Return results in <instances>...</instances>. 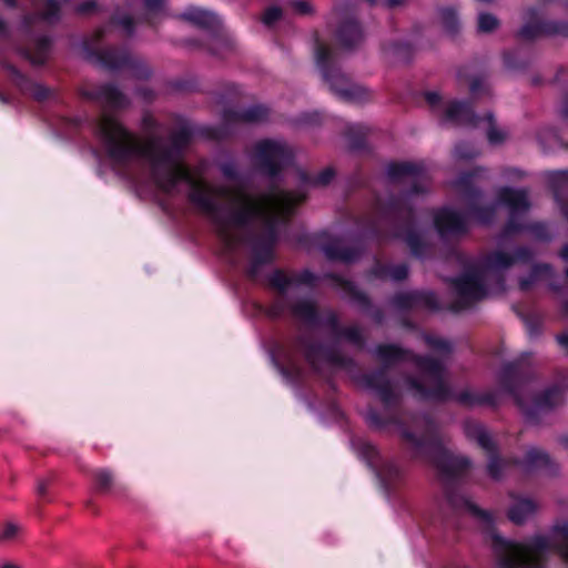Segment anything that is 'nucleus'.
I'll use <instances>...</instances> for the list:
<instances>
[{
    "label": "nucleus",
    "mask_w": 568,
    "mask_h": 568,
    "mask_svg": "<svg viewBox=\"0 0 568 568\" xmlns=\"http://www.w3.org/2000/svg\"><path fill=\"white\" fill-rule=\"evenodd\" d=\"M191 196L202 209L216 212L220 222L231 224H241L255 216L272 219L284 215L297 201L282 191L254 197L240 191L213 187L204 183L194 184Z\"/></svg>",
    "instance_id": "f257e3e1"
},
{
    "label": "nucleus",
    "mask_w": 568,
    "mask_h": 568,
    "mask_svg": "<svg viewBox=\"0 0 568 568\" xmlns=\"http://www.w3.org/2000/svg\"><path fill=\"white\" fill-rule=\"evenodd\" d=\"M554 547L568 561V516L557 519L549 535H536L525 542H497L498 568H547V556Z\"/></svg>",
    "instance_id": "f03ea898"
},
{
    "label": "nucleus",
    "mask_w": 568,
    "mask_h": 568,
    "mask_svg": "<svg viewBox=\"0 0 568 568\" xmlns=\"http://www.w3.org/2000/svg\"><path fill=\"white\" fill-rule=\"evenodd\" d=\"M101 133L109 153L115 159H123L139 151L135 139L112 115L103 116Z\"/></svg>",
    "instance_id": "7ed1b4c3"
},
{
    "label": "nucleus",
    "mask_w": 568,
    "mask_h": 568,
    "mask_svg": "<svg viewBox=\"0 0 568 568\" xmlns=\"http://www.w3.org/2000/svg\"><path fill=\"white\" fill-rule=\"evenodd\" d=\"M6 70L9 72L12 83L22 94H28L38 102H43L51 98L52 90L45 85L32 81L28 75L22 73L16 65L8 63Z\"/></svg>",
    "instance_id": "20e7f679"
},
{
    "label": "nucleus",
    "mask_w": 568,
    "mask_h": 568,
    "mask_svg": "<svg viewBox=\"0 0 568 568\" xmlns=\"http://www.w3.org/2000/svg\"><path fill=\"white\" fill-rule=\"evenodd\" d=\"M327 81L336 92L352 101L363 102L372 97V92L367 88L351 82L345 75L338 72L328 74Z\"/></svg>",
    "instance_id": "39448f33"
},
{
    "label": "nucleus",
    "mask_w": 568,
    "mask_h": 568,
    "mask_svg": "<svg viewBox=\"0 0 568 568\" xmlns=\"http://www.w3.org/2000/svg\"><path fill=\"white\" fill-rule=\"evenodd\" d=\"M154 171L161 186L165 189L175 182L187 178L185 168L179 161L173 159L158 162L154 166Z\"/></svg>",
    "instance_id": "423d86ee"
},
{
    "label": "nucleus",
    "mask_w": 568,
    "mask_h": 568,
    "mask_svg": "<svg viewBox=\"0 0 568 568\" xmlns=\"http://www.w3.org/2000/svg\"><path fill=\"white\" fill-rule=\"evenodd\" d=\"M539 510V504L530 497L516 498L508 509L509 519L517 524L523 525L532 519Z\"/></svg>",
    "instance_id": "0eeeda50"
},
{
    "label": "nucleus",
    "mask_w": 568,
    "mask_h": 568,
    "mask_svg": "<svg viewBox=\"0 0 568 568\" xmlns=\"http://www.w3.org/2000/svg\"><path fill=\"white\" fill-rule=\"evenodd\" d=\"M456 292L462 300L460 307L483 295L478 280L474 276H466L456 283Z\"/></svg>",
    "instance_id": "6e6552de"
},
{
    "label": "nucleus",
    "mask_w": 568,
    "mask_h": 568,
    "mask_svg": "<svg viewBox=\"0 0 568 568\" xmlns=\"http://www.w3.org/2000/svg\"><path fill=\"white\" fill-rule=\"evenodd\" d=\"M52 41L48 36L39 37L36 42L33 50L26 51V58L37 67L44 65L48 60V54L51 49Z\"/></svg>",
    "instance_id": "1a4fd4ad"
},
{
    "label": "nucleus",
    "mask_w": 568,
    "mask_h": 568,
    "mask_svg": "<svg viewBox=\"0 0 568 568\" xmlns=\"http://www.w3.org/2000/svg\"><path fill=\"white\" fill-rule=\"evenodd\" d=\"M257 156L263 161H276L286 153V146L278 141L265 140L256 144Z\"/></svg>",
    "instance_id": "9d476101"
},
{
    "label": "nucleus",
    "mask_w": 568,
    "mask_h": 568,
    "mask_svg": "<svg viewBox=\"0 0 568 568\" xmlns=\"http://www.w3.org/2000/svg\"><path fill=\"white\" fill-rule=\"evenodd\" d=\"M182 17L184 20L197 27H210L216 21V17L201 8H187Z\"/></svg>",
    "instance_id": "9b49d317"
},
{
    "label": "nucleus",
    "mask_w": 568,
    "mask_h": 568,
    "mask_svg": "<svg viewBox=\"0 0 568 568\" xmlns=\"http://www.w3.org/2000/svg\"><path fill=\"white\" fill-rule=\"evenodd\" d=\"M54 481L55 477L53 475L39 478L37 480L36 493L39 499V504L51 503L53 500Z\"/></svg>",
    "instance_id": "f8f14e48"
},
{
    "label": "nucleus",
    "mask_w": 568,
    "mask_h": 568,
    "mask_svg": "<svg viewBox=\"0 0 568 568\" xmlns=\"http://www.w3.org/2000/svg\"><path fill=\"white\" fill-rule=\"evenodd\" d=\"M41 20L54 23L60 20L61 7L58 0H44V7L38 12Z\"/></svg>",
    "instance_id": "ddd939ff"
},
{
    "label": "nucleus",
    "mask_w": 568,
    "mask_h": 568,
    "mask_svg": "<svg viewBox=\"0 0 568 568\" xmlns=\"http://www.w3.org/2000/svg\"><path fill=\"white\" fill-rule=\"evenodd\" d=\"M501 200L513 210H520L527 205L526 195L521 191L504 190L501 192Z\"/></svg>",
    "instance_id": "4468645a"
},
{
    "label": "nucleus",
    "mask_w": 568,
    "mask_h": 568,
    "mask_svg": "<svg viewBox=\"0 0 568 568\" xmlns=\"http://www.w3.org/2000/svg\"><path fill=\"white\" fill-rule=\"evenodd\" d=\"M436 224L442 232L455 230L459 225V216L453 211H443L436 216Z\"/></svg>",
    "instance_id": "2eb2a0df"
},
{
    "label": "nucleus",
    "mask_w": 568,
    "mask_h": 568,
    "mask_svg": "<svg viewBox=\"0 0 568 568\" xmlns=\"http://www.w3.org/2000/svg\"><path fill=\"white\" fill-rule=\"evenodd\" d=\"M339 39L345 47H352L359 42L362 32L356 24H346L341 29Z\"/></svg>",
    "instance_id": "dca6fc26"
},
{
    "label": "nucleus",
    "mask_w": 568,
    "mask_h": 568,
    "mask_svg": "<svg viewBox=\"0 0 568 568\" xmlns=\"http://www.w3.org/2000/svg\"><path fill=\"white\" fill-rule=\"evenodd\" d=\"M445 112L448 119L454 121H465L468 115V108L457 101H450L445 108Z\"/></svg>",
    "instance_id": "f3484780"
},
{
    "label": "nucleus",
    "mask_w": 568,
    "mask_h": 568,
    "mask_svg": "<svg viewBox=\"0 0 568 568\" xmlns=\"http://www.w3.org/2000/svg\"><path fill=\"white\" fill-rule=\"evenodd\" d=\"M97 484L100 490L110 491L115 485V476L109 469H100L97 473Z\"/></svg>",
    "instance_id": "a211bd4d"
},
{
    "label": "nucleus",
    "mask_w": 568,
    "mask_h": 568,
    "mask_svg": "<svg viewBox=\"0 0 568 568\" xmlns=\"http://www.w3.org/2000/svg\"><path fill=\"white\" fill-rule=\"evenodd\" d=\"M499 22L496 17L489 13H480L478 17V30L483 33H488L496 30Z\"/></svg>",
    "instance_id": "6ab92c4d"
},
{
    "label": "nucleus",
    "mask_w": 568,
    "mask_h": 568,
    "mask_svg": "<svg viewBox=\"0 0 568 568\" xmlns=\"http://www.w3.org/2000/svg\"><path fill=\"white\" fill-rule=\"evenodd\" d=\"M537 33L565 36L568 33V24L554 21L544 22Z\"/></svg>",
    "instance_id": "aec40b11"
},
{
    "label": "nucleus",
    "mask_w": 568,
    "mask_h": 568,
    "mask_svg": "<svg viewBox=\"0 0 568 568\" xmlns=\"http://www.w3.org/2000/svg\"><path fill=\"white\" fill-rule=\"evenodd\" d=\"M440 20L443 26L449 31H454L458 26V14L453 8H444L440 11Z\"/></svg>",
    "instance_id": "412c9836"
},
{
    "label": "nucleus",
    "mask_w": 568,
    "mask_h": 568,
    "mask_svg": "<svg viewBox=\"0 0 568 568\" xmlns=\"http://www.w3.org/2000/svg\"><path fill=\"white\" fill-rule=\"evenodd\" d=\"M470 435L477 440L484 448L489 449L493 446V440L489 434L481 427H474Z\"/></svg>",
    "instance_id": "4be33fe9"
},
{
    "label": "nucleus",
    "mask_w": 568,
    "mask_h": 568,
    "mask_svg": "<svg viewBox=\"0 0 568 568\" xmlns=\"http://www.w3.org/2000/svg\"><path fill=\"white\" fill-rule=\"evenodd\" d=\"M21 527L13 523H6L0 534L1 541H8L14 539L20 532Z\"/></svg>",
    "instance_id": "5701e85b"
},
{
    "label": "nucleus",
    "mask_w": 568,
    "mask_h": 568,
    "mask_svg": "<svg viewBox=\"0 0 568 568\" xmlns=\"http://www.w3.org/2000/svg\"><path fill=\"white\" fill-rule=\"evenodd\" d=\"M38 20H41L38 12L24 14L21 21L22 29L30 32Z\"/></svg>",
    "instance_id": "b1692460"
},
{
    "label": "nucleus",
    "mask_w": 568,
    "mask_h": 568,
    "mask_svg": "<svg viewBox=\"0 0 568 568\" xmlns=\"http://www.w3.org/2000/svg\"><path fill=\"white\" fill-rule=\"evenodd\" d=\"M281 9L277 7H270L263 14V21L266 24H272L277 21L281 17Z\"/></svg>",
    "instance_id": "393cba45"
},
{
    "label": "nucleus",
    "mask_w": 568,
    "mask_h": 568,
    "mask_svg": "<svg viewBox=\"0 0 568 568\" xmlns=\"http://www.w3.org/2000/svg\"><path fill=\"white\" fill-rule=\"evenodd\" d=\"M509 263H510V257L504 253H499V254L495 255L493 258V262H491L493 266L496 268L506 266Z\"/></svg>",
    "instance_id": "a878e982"
},
{
    "label": "nucleus",
    "mask_w": 568,
    "mask_h": 568,
    "mask_svg": "<svg viewBox=\"0 0 568 568\" xmlns=\"http://www.w3.org/2000/svg\"><path fill=\"white\" fill-rule=\"evenodd\" d=\"M144 4L149 12H155L163 7L164 0H144Z\"/></svg>",
    "instance_id": "bb28decb"
},
{
    "label": "nucleus",
    "mask_w": 568,
    "mask_h": 568,
    "mask_svg": "<svg viewBox=\"0 0 568 568\" xmlns=\"http://www.w3.org/2000/svg\"><path fill=\"white\" fill-rule=\"evenodd\" d=\"M293 8L298 13H307L311 11V6L305 0H298L293 3Z\"/></svg>",
    "instance_id": "cd10ccee"
},
{
    "label": "nucleus",
    "mask_w": 568,
    "mask_h": 568,
    "mask_svg": "<svg viewBox=\"0 0 568 568\" xmlns=\"http://www.w3.org/2000/svg\"><path fill=\"white\" fill-rule=\"evenodd\" d=\"M504 132L497 131L495 128H491L488 132V138L491 142H499L504 139Z\"/></svg>",
    "instance_id": "c85d7f7f"
},
{
    "label": "nucleus",
    "mask_w": 568,
    "mask_h": 568,
    "mask_svg": "<svg viewBox=\"0 0 568 568\" xmlns=\"http://www.w3.org/2000/svg\"><path fill=\"white\" fill-rule=\"evenodd\" d=\"M8 34V26L7 22L0 16V37Z\"/></svg>",
    "instance_id": "c756f323"
},
{
    "label": "nucleus",
    "mask_w": 568,
    "mask_h": 568,
    "mask_svg": "<svg viewBox=\"0 0 568 568\" xmlns=\"http://www.w3.org/2000/svg\"><path fill=\"white\" fill-rule=\"evenodd\" d=\"M7 7L9 8H17L18 7V1L17 0H2Z\"/></svg>",
    "instance_id": "7c9ffc66"
},
{
    "label": "nucleus",
    "mask_w": 568,
    "mask_h": 568,
    "mask_svg": "<svg viewBox=\"0 0 568 568\" xmlns=\"http://www.w3.org/2000/svg\"><path fill=\"white\" fill-rule=\"evenodd\" d=\"M427 98L432 103H435L436 101L439 100V95L437 93H429Z\"/></svg>",
    "instance_id": "2f4dec72"
},
{
    "label": "nucleus",
    "mask_w": 568,
    "mask_h": 568,
    "mask_svg": "<svg viewBox=\"0 0 568 568\" xmlns=\"http://www.w3.org/2000/svg\"><path fill=\"white\" fill-rule=\"evenodd\" d=\"M0 568H19V566L12 562H6L2 566H0Z\"/></svg>",
    "instance_id": "473e14b6"
},
{
    "label": "nucleus",
    "mask_w": 568,
    "mask_h": 568,
    "mask_svg": "<svg viewBox=\"0 0 568 568\" xmlns=\"http://www.w3.org/2000/svg\"><path fill=\"white\" fill-rule=\"evenodd\" d=\"M119 23L123 24L124 27H129L131 21L130 19H124V20H118Z\"/></svg>",
    "instance_id": "72a5a7b5"
},
{
    "label": "nucleus",
    "mask_w": 568,
    "mask_h": 568,
    "mask_svg": "<svg viewBox=\"0 0 568 568\" xmlns=\"http://www.w3.org/2000/svg\"><path fill=\"white\" fill-rule=\"evenodd\" d=\"M0 101L3 103L8 102L7 98L2 93H0Z\"/></svg>",
    "instance_id": "f704fd0d"
},
{
    "label": "nucleus",
    "mask_w": 568,
    "mask_h": 568,
    "mask_svg": "<svg viewBox=\"0 0 568 568\" xmlns=\"http://www.w3.org/2000/svg\"><path fill=\"white\" fill-rule=\"evenodd\" d=\"M562 254H564V256H565V257H567V258H568V250H565V251L562 252Z\"/></svg>",
    "instance_id": "c9c22d12"
}]
</instances>
